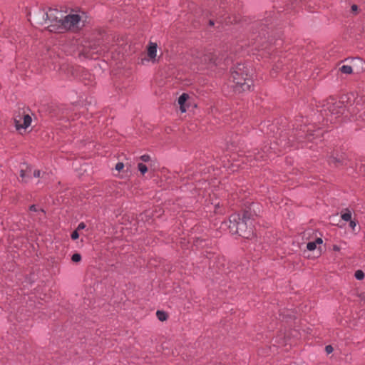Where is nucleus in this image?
Wrapping results in <instances>:
<instances>
[{"label": "nucleus", "mask_w": 365, "mask_h": 365, "mask_svg": "<svg viewBox=\"0 0 365 365\" xmlns=\"http://www.w3.org/2000/svg\"><path fill=\"white\" fill-rule=\"evenodd\" d=\"M254 218L250 211L244 212L242 217L239 214L230 217L228 228L232 234H238L245 238H250L254 232Z\"/></svg>", "instance_id": "obj_1"}, {"label": "nucleus", "mask_w": 365, "mask_h": 365, "mask_svg": "<svg viewBox=\"0 0 365 365\" xmlns=\"http://www.w3.org/2000/svg\"><path fill=\"white\" fill-rule=\"evenodd\" d=\"M231 78L235 92L241 93L250 91L252 85V79L250 76L249 69L243 63H237L232 68Z\"/></svg>", "instance_id": "obj_2"}, {"label": "nucleus", "mask_w": 365, "mask_h": 365, "mask_svg": "<svg viewBox=\"0 0 365 365\" xmlns=\"http://www.w3.org/2000/svg\"><path fill=\"white\" fill-rule=\"evenodd\" d=\"M42 16V20H38V23L42 25H47V28L51 32L60 31V23L62 22L63 13L57 9H49L46 12L40 11Z\"/></svg>", "instance_id": "obj_3"}, {"label": "nucleus", "mask_w": 365, "mask_h": 365, "mask_svg": "<svg viewBox=\"0 0 365 365\" xmlns=\"http://www.w3.org/2000/svg\"><path fill=\"white\" fill-rule=\"evenodd\" d=\"M85 14L83 11H72L69 14L64 16L62 22L60 23V31L69 30L76 31L82 28L85 21Z\"/></svg>", "instance_id": "obj_4"}, {"label": "nucleus", "mask_w": 365, "mask_h": 365, "mask_svg": "<svg viewBox=\"0 0 365 365\" xmlns=\"http://www.w3.org/2000/svg\"><path fill=\"white\" fill-rule=\"evenodd\" d=\"M323 107V111L327 118V121H329L331 123H336L337 118L345 110L343 102L337 101L334 98L327 99Z\"/></svg>", "instance_id": "obj_5"}, {"label": "nucleus", "mask_w": 365, "mask_h": 365, "mask_svg": "<svg viewBox=\"0 0 365 365\" xmlns=\"http://www.w3.org/2000/svg\"><path fill=\"white\" fill-rule=\"evenodd\" d=\"M217 57L212 53L196 51L192 53L193 63L197 65L200 69L210 68L217 64Z\"/></svg>", "instance_id": "obj_6"}, {"label": "nucleus", "mask_w": 365, "mask_h": 365, "mask_svg": "<svg viewBox=\"0 0 365 365\" xmlns=\"http://www.w3.org/2000/svg\"><path fill=\"white\" fill-rule=\"evenodd\" d=\"M314 128L313 125H311L310 127H308L307 125H297L296 129H299V132L298 133L297 135L299 138H302L304 135L306 136V138H308L309 140H312L313 138L312 136L315 135V134L312 133L313 131L312 128ZM317 133L316 134V136H318L320 135L319 130L317 131Z\"/></svg>", "instance_id": "obj_7"}, {"label": "nucleus", "mask_w": 365, "mask_h": 365, "mask_svg": "<svg viewBox=\"0 0 365 365\" xmlns=\"http://www.w3.org/2000/svg\"><path fill=\"white\" fill-rule=\"evenodd\" d=\"M14 121L16 129L20 130L21 128H26L31 125V118L29 115H24L23 118H19V119L15 118Z\"/></svg>", "instance_id": "obj_8"}, {"label": "nucleus", "mask_w": 365, "mask_h": 365, "mask_svg": "<svg viewBox=\"0 0 365 365\" xmlns=\"http://www.w3.org/2000/svg\"><path fill=\"white\" fill-rule=\"evenodd\" d=\"M343 160L344 155L339 154L338 152H334L329 156V163L336 167L341 164Z\"/></svg>", "instance_id": "obj_9"}, {"label": "nucleus", "mask_w": 365, "mask_h": 365, "mask_svg": "<svg viewBox=\"0 0 365 365\" xmlns=\"http://www.w3.org/2000/svg\"><path fill=\"white\" fill-rule=\"evenodd\" d=\"M32 173L31 167L27 165H23L21 168L20 177L23 181L27 182L28 179L31 178Z\"/></svg>", "instance_id": "obj_10"}, {"label": "nucleus", "mask_w": 365, "mask_h": 365, "mask_svg": "<svg viewBox=\"0 0 365 365\" xmlns=\"http://www.w3.org/2000/svg\"><path fill=\"white\" fill-rule=\"evenodd\" d=\"M188 98H189V96L187 93H182L178 98V103L180 106V109L182 113H185L186 111L185 103L187 101Z\"/></svg>", "instance_id": "obj_11"}, {"label": "nucleus", "mask_w": 365, "mask_h": 365, "mask_svg": "<svg viewBox=\"0 0 365 365\" xmlns=\"http://www.w3.org/2000/svg\"><path fill=\"white\" fill-rule=\"evenodd\" d=\"M157 44L150 43L148 48V56L150 59H154L156 57Z\"/></svg>", "instance_id": "obj_12"}, {"label": "nucleus", "mask_w": 365, "mask_h": 365, "mask_svg": "<svg viewBox=\"0 0 365 365\" xmlns=\"http://www.w3.org/2000/svg\"><path fill=\"white\" fill-rule=\"evenodd\" d=\"M322 244V240L321 238H317L314 242H309L307 245V249L309 251H313L317 248V245Z\"/></svg>", "instance_id": "obj_13"}, {"label": "nucleus", "mask_w": 365, "mask_h": 365, "mask_svg": "<svg viewBox=\"0 0 365 365\" xmlns=\"http://www.w3.org/2000/svg\"><path fill=\"white\" fill-rule=\"evenodd\" d=\"M270 153H271V152H269L268 154L264 155V153H258L255 155L254 160H257V161H259L261 160H267V158L270 157Z\"/></svg>", "instance_id": "obj_14"}, {"label": "nucleus", "mask_w": 365, "mask_h": 365, "mask_svg": "<svg viewBox=\"0 0 365 365\" xmlns=\"http://www.w3.org/2000/svg\"><path fill=\"white\" fill-rule=\"evenodd\" d=\"M339 71L345 74H349L352 72V68L350 66L348 65H343L339 68Z\"/></svg>", "instance_id": "obj_15"}, {"label": "nucleus", "mask_w": 365, "mask_h": 365, "mask_svg": "<svg viewBox=\"0 0 365 365\" xmlns=\"http://www.w3.org/2000/svg\"><path fill=\"white\" fill-rule=\"evenodd\" d=\"M156 315L158 319L161 322L165 321L168 318V314L163 311H157Z\"/></svg>", "instance_id": "obj_16"}, {"label": "nucleus", "mask_w": 365, "mask_h": 365, "mask_svg": "<svg viewBox=\"0 0 365 365\" xmlns=\"http://www.w3.org/2000/svg\"><path fill=\"white\" fill-rule=\"evenodd\" d=\"M138 168L139 171L144 175L148 171V168L143 163H138Z\"/></svg>", "instance_id": "obj_17"}, {"label": "nucleus", "mask_w": 365, "mask_h": 365, "mask_svg": "<svg viewBox=\"0 0 365 365\" xmlns=\"http://www.w3.org/2000/svg\"><path fill=\"white\" fill-rule=\"evenodd\" d=\"M71 260L75 263H78L81 260V255L78 253H75L72 255Z\"/></svg>", "instance_id": "obj_18"}, {"label": "nucleus", "mask_w": 365, "mask_h": 365, "mask_svg": "<svg viewBox=\"0 0 365 365\" xmlns=\"http://www.w3.org/2000/svg\"><path fill=\"white\" fill-rule=\"evenodd\" d=\"M355 277L359 279V280H361L364 279V273L362 270H357L356 272H355V274H354Z\"/></svg>", "instance_id": "obj_19"}, {"label": "nucleus", "mask_w": 365, "mask_h": 365, "mask_svg": "<svg viewBox=\"0 0 365 365\" xmlns=\"http://www.w3.org/2000/svg\"><path fill=\"white\" fill-rule=\"evenodd\" d=\"M341 218L344 221H350L351 219V214L350 212H346L341 215Z\"/></svg>", "instance_id": "obj_20"}, {"label": "nucleus", "mask_w": 365, "mask_h": 365, "mask_svg": "<svg viewBox=\"0 0 365 365\" xmlns=\"http://www.w3.org/2000/svg\"><path fill=\"white\" fill-rule=\"evenodd\" d=\"M124 164L123 163L119 162L115 165V170L118 172H120L124 168Z\"/></svg>", "instance_id": "obj_21"}, {"label": "nucleus", "mask_w": 365, "mask_h": 365, "mask_svg": "<svg viewBox=\"0 0 365 365\" xmlns=\"http://www.w3.org/2000/svg\"><path fill=\"white\" fill-rule=\"evenodd\" d=\"M79 237L78 232L77 230H75L71 234V239L75 240H77Z\"/></svg>", "instance_id": "obj_22"}, {"label": "nucleus", "mask_w": 365, "mask_h": 365, "mask_svg": "<svg viewBox=\"0 0 365 365\" xmlns=\"http://www.w3.org/2000/svg\"><path fill=\"white\" fill-rule=\"evenodd\" d=\"M140 160L143 162H148L150 160V156L148 155H143L142 156H140Z\"/></svg>", "instance_id": "obj_23"}, {"label": "nucleus", "mask_w": 365, "mask_h": 365, "mask_svg": "<svg viewBox=\"0 0 365 365\" xmlns=\"http://www.w3.org/2000/svg\"><path fill=\"white\" fill-rule=\"evenodd\" d=\"M326 352L331 354L333 351V347L331 345H328L325 347Z\"/></svg>", "instance_id": "obj_24"}, {"label": "nucleus", "mask_w": 365, "mask_h": 365, "mask_svg": "<svg viewBox=\"0 0 365 365\" xmlns=\"http://www.w3.org/2000/svg\"><path fill=\"white\" fill-rule=\"evenodd\" d=\"M33 175L36 178H40L41 177V171L38 170H34L33 172Z\"/></svg>", "instance_id": "obj_25"}, {"label": "nucleus", "mask_w": 365, "mask_h": 365, "mask_svg": "<svg viewBox=\"0 0 365 365\" xmlns=\"http://www.w3.org/2000/svg\"><path fill=\"white\" fill-rule=\"evenodd\" d=\"M358 11V6L356 4L351 6V12L356 14Z\"/></svg>", "instance_id": "obj_26"}, {"label": "nucleus", "mask_w": 365, "mask_h": 365, "mask_svg": "<svg viewBox=\"0 0 365 365\" xmlns=\"http://www.w3.org/2000/svg\"><path fill=\"white\" fill-rule=\"evenodd\" d=\"M86 227V225L83 223V222H81L78 226V228L77 230H83Z\"/></svg>", "instance_id": "obj_27"}, {"label": "nucleus", "mask_w": 365, "mask_h": 365, "mask_svg": "<svg viewBox=\"0 0 365 365\" xmlns=\"http://www.w3.org/2000/svg\"><path fill=\"white\" fill-rule=\"evenodd\" d=\"M349 226L354 230L356 226V223L354 221L350 220Z\"/></svg>", "instance_id": "obj_28"}, {"label": "nucleus", "mask_w": 365, "mask_h": 365, "mask_svg": "<svg viewBox=\"0 0 365 365\" xmlns=\"http://www.w3.org/2000/svg\"><path fill=\"white\" fill-rule=\"evenodd\" d=\"M30 210H31V211H34V212L37 211V209H36V206H35V205H31V206L30 207Z\"/></svg>", "instance_id": "obj_29"}, {"label": "nucleus", "mask_w": 365, "mask_h": 365, "mask_svg": "<svg viewBox=\"0 0 365 365\" xmlns=\"http://www.w3.org/2000/svg\"><path fill=\"white\" fill-rule=\"evenodd\" d=\"M252 159H250V166H254V165H255V163H252Z\"/></svg>", "instance_id": "obj_30"}, {"label": "nucleus", "mask_w": 365, "mask_h": 365, "mask_svg": "<svg viewBox=\"0 0 365 365\" xmlns=\"http://www.w3.org/2000/svg\"><path fill=\"white\" fill-rule=\"evenodd\" d=\"M300 121H301L302 123H305V122H304V118H302V119L300 120Z\"/></svg>", "instance_id": "obj_31"}, {"label": "nucleus", "mask_w": 365, "mask_h": 365, "mask_svg": "<svg viewBox=\"0 0 365 365\" xmlns=\"http://www.w3.org/2000/svg\"><path fill=\"white\" fill-rule=\"evenodd\" d=\"M267 152H269V150H265V151H263V153H264V155H266V154H265V153H267Z\"/></svg>", "instance_id": "obj_32"}, {"label": "nucleus", "mask_w": 365, "mask_h": 365, "mask_svg": "<svg viewBox=\"0 0 365 365\" xmlns=\"http://www.w3.org/2000/svg\"><path fill=\"white\" fill-rule=\"evenodd\" d=\"M267 152H269V150H265V151H263V153H264V155H266V154H265V153H267Z\"/></svg>", "instance_id": "obj_33"}, {"label": "nucleus", "mask_w": 365, "mask_h": 365, "mask_svg": "<svg viewBox=\"0 0 365 365\" xmlns=\"http://www.w3.org/2000/svg\"><path fill=\"white\" fill-rule=\"evenodd\" d=\"M210 25H213V21H210Z\"/></svg>", "instance_id": "obj_34"}]
</instances>
